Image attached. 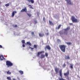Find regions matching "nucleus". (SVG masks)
<instances>
[{
    "instance_id": "obj_1",
    "label": "nucleus",
    "mask_w": 80,
    "mask_h": 80,
    "mask_svg": "<svg viewBox=\"0 0 80 80\" xmlns=\"http://www.w3.org/2000/svg\"><path fill=\"white\" fill-rule=\"evenodd\" d=\"M67 46L65 45H62L59 46V47L61 50L62 52H65V48Z\"/></svg>"
},
{
    "instance_id": "obj_2",
    "label": "nucleus",
    "mask_w": 80,
    "mask_h": 80,
    "mask_svg": "<svg viewBox=\"0 0 80 80\" xmlns=\"http://www.w3.org/2000/svg\"><path fill=\"white\" fill-rule=\"evenodd\" d=\"M6 65L7 66V67H10L13 66V63L9 61H7L6 62Z\"/></svg>"
},
{
    "instance_id": "obj_3",
    "label": "nucleus",
    "mask_w": 80,
    "mask_h": 80,
    "mask_svg": "<svg viewBox=\"0 0 80 80\" xmlns=\"http://www.w3.org/2000/svg\"><path fill=\"white\" fill-rule=\"evenodd\" d=\"M67 2V3L68 5H72L73 4L72 3L71 0H65Z\"/></svg>"
},
{
    "instance_id": "obj_4",
    "label": "nucleus",
    "mask_w": 80,
    "mask_h": 80,
    "mask_svg": "<svg viewBox=\"0 0 80 80\" xmlns=\"http://www.w3.org/2000/svg\"><path fill=\"white\" fill-rule=\"evenodd\" d=\"M25 12L26 13L27 12V8L25 7L24 8H23L21 11L20 12Z\"/></svg>"
},
{
    "instance_id": "obj_5",
    "label": "nucleus",
    "mask_w": 80,
    "mask_h": 80,
    "mask_svg": "<svg viewBox=\"0 0 80 80\" xmlns=\"http://www.w3.org/2000/svg\"><path fill=\"white\" fill-rule=\"evenodd\" d=\"M69 74H70V72L69 70H68L66 73H64V76H66V77H68V75H69Z\"/></svg>"
},
{
    "instance_id": "obj_6",
    "label": "nucleus",
    "mask_w": 80,
    "mask_h": 80,
    "mask_svg": "<svg viewBox=\"0 0 80 80\" xmlns=\"http://www.w3.org/2000/svg\"><path fill=\"white\" fill-rule=\"evenodd\" d=\"M17 13V12L16 11H13L11 15L12 17H13L15 16V13Z\"/></svg>"
},
{
    "instance_id": "obj_7",
    "label": "nucleus",
    "mask_w": 80,
    "mask_h": 80,
    "mask_svg": "<svg viewBox=\"0 0 80 80\" xmlns=\"http://www.w3.org/2000/svg\"><path fill=\"white\" fill-rule=\"evenodd\" d=\"M44 52H45L44 51H42L38 52V55H37L38 57H39L40 55V54H41V53H44Z\"/></svg>"
},
{
    "instance_id": "obj_8",
    "label": "nucleus",
    "mask_w": 80,
    "mask_h": 80,
    "mask_svg": "<svg viewBox=\"0 0 80 80\" xmlns=\"http://www.w3.org/2000/svg\"><path fill=\"white\" fill-rule=\"evenodd\" d=\"M45 49H47L49 50H51V48H50V47L49 45H48L46 46V47L45 48Z\"/></svg>"
},
{
    "instance_id": "obj_9",
    "label": "nucleus",
    "mask_w": 80,
    "mask_h": 80,
    "mask_svg": "<svg viewBox=\"0 0 80 80\" xmlns=\"http://www.w3.org/2000/svg\"><path fill=\"white\" fill-rule=\"evenodd\" d=\"M0 59L1 60H5V59L4 58V57L3 56V55H0Z\"/></svg>"
},
{
    "instance_id": "obj_10",
    "label": "nucleus",
    "mask_w": 80,
    "mask_h": 80,
    "mask_svg": "<svg viewBox=\"0 0 80 80\" xmlns=\"http://www.w3.org/2000/svg\"><path fill=\"white\" fill-rule=\"evenodd\" d=\"M71 20H77V19L75 18L74 16H72L71 18Z\"/></svg>"
},
{
    "instance_id": "obj_11",
    "label": "nucleus",
    "mask_w": 80,
    "mask_h": 80,
    "mask_svg": "<svg viewBox=\"0 0 80 80\" xmlns=\"http://www.w3.org/2000/svg\"><path fill=\"white\" fill-rule=\"evenodd\" d=\"M65 58L66 59V60H69V59H70V56H69L68 55L66 56H65Z\"/></svg>"
},
{
    "instance_id": "obj_12",
    "label": "nucleus",
    "mask_w": 80,
    "mask_h": 80,
    "mask_svg": "<svg viewBox=\"0 0 80 80\" xmlns=\"http://www.w3.org/2000/svg\"><path fill=\"white\" fill-rule=\"evenodd\" d=\"M26 44L27 45H28L29 46H32V43H30V42H27Z\"/></svg>"
},
{
    "instance_id": "obj_13",
    "label": "nucleus",
    "mask_w": 80,
    "mask_h": 80,
    "mask_svg": "<svg viewBox=\"0 0 80 80\" xmlns=\"http://www.w3.org/2000/svg\"><path fill=\"white\" fill-rule=\"evenodd\" d=\"M49 23L50 25H51V26H53V25H54L53 23V22H52V21H49Z\"/></svg>"
},
{
    "instance_id": "obj_14",
    "label": "nucleus",
    "mask_w": 80,
    "mask_h": 80,
    "mask_svg": "<svg viewBox=\"0 0 80 80\" xmlns=\"http://www.w3.org/2000/svg\"><path fill=\"white\" fill-rule=\"evenodd\" d=\"M39 35L40 37H43L44 36V34H43V33L42 34H41L40 33L39 34Z\"/></svg>"
},
{
    "instance_id": "obj_15",
    "label": "nucleus",
    "mask_w": 80,
    "mask_h": 80,
    "mask_svg": "<svg viewBox=\"0 0 80 80\" xmlns=\"http://www.w3.org/2000/svg\"><path fill=\"white\" fill-rule=\"evenodd\" d=\"M55 70L56 73H57L58 72V71H59V68H55Z\"/></svg>"
},
{
    "instance_id": "obj_16",
    "label": "nucleus",
    "mask_w": 80,
    "mask_h": 80,
    "mask_svg": "<svg viewBox=\"0 0 80 80\" xmlns=\"http://www.w3.org/2000/svg\"><path fill=\"white\" fill-rule=\"evenodd\" d=\"M28 1L29 2H31L32 3H34V0H28Z\"/></svg>"
},
{
    "instance_id": "obj_17",
    "label": "nucleus",
    "mask_w": 80,
    "mask_h": 80,
    "mask_svg": "<svg viewBox=\"0 0 80 80\" xmlns=\"http://www.w3.org/2000/svg\"><path fill=\"white\" fill-rule=\"evenodd\" d=\"M45 55L43 54H41V58H45Z\"/></svg>"
},
{
    "instance_id": "obj_18",
    "label": "nucleus",
    "mask_w": 80,
    "mask_h": 80,
    "mask_svg": "<svg viewBox=\"0 0 80 80\" xmlns=\"http://www.w3.org/2000/svg\"><path fill=\"white\" fill-rule=\"evenodd\" d=\"M62 26V25H58V28H56V29H57L58 30H59V29H60V27Z\"/></svg>"
},
{
    "instance_id": "obj_19",
    "label": "nucleus",
    "mask_w": 80,
    "mask_h": 80,
    "mask_svg": "<svg viewBox=\"0 0 80 80\" xmlns=\"http://www.w3.org/2000/svg\"><path fill=\"white\" fill-rule=\"evenodd\" d=\"M19 72L20 73V74L21 75H23V71H19Z\"/></svg>"
},
{
    "instance_id": "obj_20",
    "label": "nucleus",
    "mask_w": 80,
    "mask_h": 80,
    "mask_svg": "<svg viewBox=\"0 0 80 80\" xmlns=\"http://www.w3.org/2000/svg\"><path fill=\"white\" fill-rule=\"evenodd\" d=\"M37 45H34L33 46V48L37 49Z\"/></svg>"
},
{
    "instance_id": "obj_21",
    "label": "nucleus",
    "mask_w": 80,
    "mask_h": 80,
    "mask_svg": "<svg viewBox=\"0 0 80 80\" xmlns=\"http://www.w3.org/2000/svg\"><path fill=\"white\" fill-rule=\"evenodd\" d=\"M6 72H7V74H8V75H11V72H10L9 70L7 72L6 71Z\"/></svg>"
},
{
    "instance_id": "obj_22",
    "label": "nucleus",
    "mask_w": 80,
    "mask_h": 80,
    "mask_svg": "<svg viewBox=\"0 0 80 80\" xmlns=\"http://www.w3.org/2000/svg\"><path fill=\"white\" fill-rule=\"evenodd\" d=\"M72 21L73 23H77V22H78V20H72Z\"/></svg>"
},
{
    "instance_id": "obj_23",
    "label": "nucleus",
    "mask_w": 80,
    "mask_h": 80,
    "mask_svg": "<svg viewBox=\"0 0 80 80\" xmlns=\"http://www.w3.org/2000/svg\"><path fill=\"white\" fill-rule=\"evenodd\" d=\"M70 68H72V69H73V65L72 64H70Z\"/></svg>"
},
{
    "instance_id": "obj_24",
    "label": "nucleus",
    "mask_w": 80,
    "mask_h": 80,
    "mask_svg": "<svg viewBox=\"0 0 80 80\" xmlns=\"http://www.w3.org/2000/svg\"><path fill=\"white\" fill-rule=\"evenodd\" d=\"M66 43L68 45H71L72 44V43H71L70 42H66Z\"/></svg>"
},
{
    "instance_id": "obj_25",
    "label": "nucleus",
    "mask_w": 80,
    "mask_h": 80,
    "mask_svg": "<svg viewBox=\"0 0 80 80\" xmlns=\"http://www.w3.org/2000/svg\"><path fill=\"white\" fill-rule=\"evenodd\" d=\"M26 13H27V15H28V16L29 17H31V14H29V13H27V12H26Z\"/></svg>"
},
{
    "instance_id": "obj_26",
    "label": "nucleus",
    "mask_w": 80,
    "mask_h": 80,
    "mask_svg": "<svg viewBox=\"0 0 80 80\" xmlns=\"http://www.w3.org/2000/svg\"><path fill=\"white\" fill-rule=\"evenodd\" d=\"M70 29V27H68L66 29H65V31H67L68 30H69Z\"/></svg>"
},
{
    "instance_id": "obj_27",
    "label": "nucleus",
    "mask_w": 80,
    "mask_h": 80,
    "mask_svg": "<svg viewBox=\"0 0 80 80\" xmlns=\"http://www.w3.org/2000/svg\"><path fill=\"white\" fill-rule=\"evenodd\" d=\"M21 42H22V43H23V44L25 43V40H22L21 41Z\"/></svg>"
},
{
    "instance_id": "obj_28",
    "label": "nucleus",
    "mask_w": 80,
    "mask_h": 80,
    "mask_svg": "<svg viewBox=\"0 0 80 80\" xmlns=\"http://www.w3.org/2000/svg\"><path fill=\"white\" fill-rule=\"evenodd\" d=\"M7 79L8 80H12V79H11V78H10V77H8L7 78Z\"/></svg>"
},
{
    "instance_id": "obj_29",
    "label": "nucleus",
    "mask_w": 80,
    "mask_h": 80,
    "mask_svg": "<svg viewBox=\"0 0 80 80\" xmlns=\"http://www.w3.org/2000/svg\"><path fill=\"white\" fill-rule=\"evenodd\" d=\"M13 27L14 28H17V27H18V26L17 25H13Z\"/></svg>"
},
{
    "instance_id": "obj_30",
    "label": "nucleus",
    "mask_w": 80,
    "mask_h": 80,
    "mask_svg": "<svg viewBox=\"0 0 80 80\" xmlns=\"http://www.w3.org/2000/svg\"><path fill=\"white\" fill-rule=\"evenodd\" d=\"M66 67V64H65V63H64L63 64V68H65Z\"/></svg>"
},
{
    "instance_id": "obj_31",
    "label": "nucleus",
    "mask_w": 80,
    "mask_h": 80,
    "mask_svg": "<svg viewBox=\"0 0 80 80\" xmlns=\"http://www.w3.org/2000/svg\"><path fill=\"white\" fill-rule=\"evenodd\" d=\"M6 7H8L9 6V3H8L5 5Z\"/></svg>"
},
{
    "instance_id": "obj_32",
    "label": "nucleus",
    "mask_w": 80,
    "mask_h": 80,
    "mask_svg": "<svg viewBox=\"0 0 80 80\" xmlns=\"http://www.w3.org/2000/svg\"><path fill=\"white\" fill-rule=\"evenodd\" d=\"M29 48H31V49L32 50H33V49H34L33 48H31L30 46H29Z\"/></svg>"
},
{
    "instance_id": "obj_33",
    "label": "nucleus",
    "mask_w": 80,
    "mask_h": 80,
    "mask_svg": "<svg viewBox=\"0 0 80 80\" xmlns=\"http://www.w3.org/2000/svg\"><path fill=\"white\" fill-rule=\"evenodd\" d=\"M67 80H70V78H69V77H68V76L67 77Z\"/></svg>"
},
{
    "instance_id": "obj_34",
    "label": "nucleus",
    "mask_w": 80,
    "mask_h": 80,
    "mask_svg": "<svg viewBox=\"0 0 80 80\" xmlns=\"http://www.w3.org/2000/svg\"><path fill=\"white\" fill-rule=\"evenodd\" d=\"M31 34H32V35L33 36L35 35V34H34V32H32Z\"/></svg>"
},
{
    "instance_id": "obj_35",
    "label": "nucleus",
    "mask_w": 80,
    "mask_h": 80,
    "mask_svg": "<svg viewBox=\"0 0 80 80\" xmlns=\"http://www.w3.org/2000/svg\"><path fill=\"white\" fill-rule=\"evenodd\" d=\"M57 41H58V42H61V41H60V40L59 39H58Z\"/></svg>"
},
{
    "instance_id": "obj_36",
    "label": "nucleus",
    "mask_w": 80,
    "mask_h": 80,
    "mask_svg": "<svg viewBox=\"0 0 80 80\" xmlns=\"http://www.w3.org/2000/svg\"><path fill=\"white\" fill-rule=\"evenodd\" d=\"M59 33L60 34V35H62V34H63V33H62V32H59Z\"/></svg>"
},
{
    "instance_id": "obj_37",
    "label": "nucleus",
    "mask_w": 80,
    "mask_h": 80,
    "mask_svg": "<svg viewBox=\"0 0 80 80\" xmlns=\"http://www.w3.org/2000/svg\"><path fill=\"white\" fill-rule=\"evenodd\" d=\"M45 55L46 56V57H48V53H47V52H46L45 53Z\"/></svg>"
},
{
    "instance_id": "obj_38",
    "label": "nucleus",
    "mask_w": 80,
    "mask_h": 80,
    "mask_svg": "<svg viewBox=\"0 0 80 80\" xmlns=\"http://www.w3.org/2000/svg\"><path fill=\"white\" fill-rule=\"evenodd\" d=\"M37 14L38 16H39V15H40V13H39V12H37Z\"/></svg>"
},
{
    "instance_id": "obj_39",
    "label": "nucleus",
    "mask_w": 80,
    "mask_h": 80,
    "mask_svg": "<svg viewBox=\"0 0 80 80\" xmlns=\"http://www.w3.org/2000/svg\"><path fill=\"white\" fill-rule=\"evenodd\" d=\"M46 35L48 36V35H49V34L48 33H46Z\"/></svg>"
},
{
    "instance_id": "obj_40",
    "label": "nucleus",
    "mask_w": 80,
    "mask_h": 80,
    "mask_svg": "<svg viewBox=\"0 0 80 80\" xmlns=\"http://www.w3.org/2000/svg\"><path fill=\"white\" fill-rule=\"evenodd\" d=\"M22 47H25V44H24L22 45Z\"/></svg>"
},
{
    "instance_id": "obj_41",
    "label": "nucleus",
    "mask_w": 80,
    "mask_h": 80,
    "mask_svg": "<svg viewBox=\"0 0 80 80\" xmlns=\"http://www.w3.org/2000/svg\"><path fill=\"white\" fill-rule=\"evenodd\" d=\"M34 22H35V24L37 23V21H34Z\"/></svg>"
},
{
    "instance_id": "obj_42",
    "label": "nucleus",
    "mask_w": 80,
    "mask_h": 80,
    "mask_svg": "<svg viewBox=\"0 0 80 80\" xmlns=\"http://www.w3.org/2000/svg\"><path fill=\"white\" fill-rule=\"evenodd\" d=\"M30 8H32V9H33V8L32 7V6H31Z\"/></svg>"
},
{
    "instance_id": "obj_43",
    "label": "nucleus",
    "mask_w": 80,
    "mask_h": 80,
    "mask_svg": "<svg viewBox=\"0 0 80 80\" xmlns=\"http://www.w3.org/2000/svg\"><path fill=\"white\" fill-rule=\"evenodd\" d=\"M0 48H2V45H0Z\"/></svg>"
},
{
    "instance_id": "obj_44",
    "label": "nucleus",
    "mask_w": 80,
    "mask_h": 80,
    "mask_svg": "<svg viewBox=\"0 0 80 80\" xmlns=\"http://www.w3.org/2000/svg\"><path fill=\"white\" fill-rule=\"evenodd\" d=\"M17 78L18 80H20V78H19L18 77H17Z\"/></svg>"
},
{
    "instance_id": "obj_45",
    "label": "nucleus",
    "mask_w": 80,
    "mask_h": 80,
    "mask_svg": "<svg viewBox=\"0 0 80 80\" xmlns=\"http://www.w3.org/2000/svg\"><path fill=\"white\" fill-rule=\"evenodd\" d=\"M69 25H73V23H70Z\"/></svg>"
},
{
    "instance_id": "obj_46",
    "label": "nucleus",
    "mask_w": 80,
    "mask_h": 80,
    "mask_svg": "<svg viewBox=\"0 0 80 80\" xmlns=\"http://www.w3.org/2000/svg\"><path fill=\"white\" fill-rule=\"evenodd\" d=\"M65 34L66 35H67L68 34V32H66Z\"/></svg>"
},
{
    "instance_id": "obj_47",
    "label": "nucleus",
    "mask_w": 80,
    "mask_h": 80,
    "mask_svg": "<svg viewBox=\"0 0 80 80\" xmlns=\"http://www.w3.org/2000/svg\"><path fill=\"white\" fill-rule=\"evenodd\" d=\"M28 6H31V5H29V4H28Z\"/></svg>"
}]
</instances>
